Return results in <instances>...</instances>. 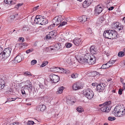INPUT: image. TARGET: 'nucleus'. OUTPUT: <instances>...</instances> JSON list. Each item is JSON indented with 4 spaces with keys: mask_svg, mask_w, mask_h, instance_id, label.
Listing matches in <instances>:
<instances>
[{
    "mask_svg": "<svg viewBox=\"0 0 125 125\" xmlns=\"http://www.w3.org/2000/svg\"><path fill=\"white\" fill-rule=\"evenodd\" d=\"M57 31L56 30L53 31L49 33V34L51 36H52V37L53 38L56 37L57 35Z\"/></svg>",
    "mask_w": 125,
    "mask_h": 125,
    "instance_id": "obj_22",
    "label": "nucleus"
},
{
    "mask_svg": "<svg viewBox=\"0 0 125 125\" xmlns=\"http://www.w3.org/2000/svg\"><path fill=\"white\" fill-rule=\"evenodd\" d=\"M88 58L87 59V62L89 65H92L94 64L96 62V59L95 58H93V57L91 56H88Z\"/></svg>",
    "mask_w": 125,
    "mask_h": 125,
    "instance_id": "obj_10",
    "label": "nucleus"
},
{
    "mask_svg": "<svg viewBox=\"0 0 125 125\" xmlns=\"http://www.w3.org/2000/svg\"><path fill=\"white\" fill-rule=\"evenodd\" d=\"M115 62V60H112V59H111L109 62V64H110L111 66L113 65V64Z\"/></svg>",
    "mask_w": 125,
    "mask_h": 125,
    "instance_id": "obj_41",
    "label": "nucleus"
},
{
    "mask_svg": "<svg viewBox=\"0 0 125 125\" xmlns=\"http://www.w3.org/2000/svg\"><path fill=\"white\" fill-rule=\"evenodd\" d=\"M118 55L119 57H122L125 56V53L123 51H120L118 52Z\"/></svg>",
    "mask_w": 125,
    "mask_h": 125,
    "instance_id": "obj_30",
    "label": "nucleus"
},
{
    "mask_svg": "<svg viewBox=\"0 0 125 125\" xmlns=\"http://www.w3.org/2000/svg\"><path fill=\"white\" fill-rule=\"evenodd\" d=\"M82 22H84L86 21H88L89 19L87 18V17L85 15H83L82 17Z\"/></svg>",
    "mask_w": 125,
    "mask_h": 125,
    "instance_id": "obj_29",
    "label": "nucleus"
},
{
    "mask_svg": "<svg viewBox=\"0 0 125 125\" xmlns=\"http://www.w3.org/2000/svg\"><path fill=\"white\" fill-rule=\"evenodd\" d=\"M83 94L84 96L90 99L92 98L94 95L93 92L89 89L84 90L83 91Z\"/></svg>",
    "mask_w": 125,
    "mask_h": 125,
    "instance_id": "obj_3",
    "label": "nucleus"
},
{
    "mask_svg": "<svg viewBox=\"0 0 125 125\" xmlns=\"http://www.w3.org/2000/svg\"><path fill=\"white\" fill-rule=\"evenodd\" d=\"M64 87L63 86H61L58 88L57 91L56 92L57 94H60L62 93L63 90L64 89Z\"/></svg>",
    "mask_w": 125,
    "mask_h": 125,
    "instance_id": "obj_23",
    "label": "nucleus"
},
{
    "mask_svg": "<svg viewBox=\"0 0 125 125\" xmlns=\"http://www.w3.org/2000/svg\"><path fill=\"white\" fill-rule=\"evenodd\" d=\"M123 26L120 23H119L117 28L119 30H121L123 29Z\"/></svg>",
    "mask_w": 125,
    "mask_h": 125,
    "instance_id": "obj_35",
    "label": "nucleus"
},
{
    "mask_svg": "<svg viewBox=\"0 0 125 125\" xmlns=\"http://www.w3.org/2000/svg\"><path fill=\"white\" fill-rule=\"evenodd\" d=\"M56 46V48H55V50H58L60 49V46L58 44H55Z\"/></svg>",
    "mask_w": 125,
    "mask_h": 125,
    "instance_id": "obj_47",
    "label": "nucleus"
},
{
    "mask_svg": "<svg viewBox=\"0 0 125 125\" xmlns=\"http://www.w3.org/2000/svg\"><path fill=\"white\" fill-rule=\"evenodd\" d=\"M92 85L93 86H96L97 85H97V83H93L92 84Z\"/></svg>",
    "mask_w": 125,
    "mask_h": 125,
    "instance_id": "obj_64",
    "label": "nucleus"
},
{
    "mask_svg": "<svg viewBox=\"0 0 125 125\" xmlns=\"http://www.w3.org/2000/svg\"><path fill=\"white\" fill-rule=\"evenodd\" d=\"M111 66V65L109 64V62H108L105 64H103L101 68L102 69H105L108 68Z\"/></svg>",
    "mask_w": 125,
    "mask_h": 125,
    "instance_id": "obj_21",
    "label": "nucleus"
},
{
    "mask_svg": "<svg viewBox=\"0 0 125 125\" xmlns=\"http://www.w3.org/2000/svg\"><path fill=\"white\" fill-rule=\"evenodd\" d=\"M117 33L115 31L108 30L104 31L103 36L106 38L112 39L117 38Z\"/></svg>",
    "mask_w": 125,
    "mask_h": 125,
    "instance_id": "obj_2",
    "label": "nucleus"
},
{
    "mask_svg": "<svg viewBox=\"0 0 125 125\" xmlns=\"http://www.w3.org/2000/svg\"><path fill=\"white\" fill-rule=\"evenodd\" d=\"M83 87L81 86L80 83L79 82H77L74 84L73 86V89L75 90H77L78 89L83 88Z\"/></svg>",
    "mask_w": 125,
    "mask_h": 125,
    "instance_id": "obj_8",
    "label": "nucleus"
},
{
    "mask_svg": "<svg viewBox=\"0 0 125 125\" xmlns=\"http://www.w3.org/2000/svg\"><path fill=\"white\" fill-rule=\"evenodd\" d=\"M67 23V22L65 21H63L62 23H60V24L58 26V27H62L65 25Z\"/></svg>",
    "mask_w": 125,
    "mask_h": 125,
    "instance_id": "obj_43",
    "label": "nucleus"
},
{
    "mask_svg": "<svg viewBox=\"0 0 125 125\" xmlns=\"http://www.w3.org/2000/svg\"><path fill=\"white\" fill-rule=\"evenodd\" d=\"M60 68L52 67L51 68L50 70L51 71L54 72H60Z\"/></svg>",
    "mask_w": 125,
    "mask_h": 125,
    "instance_id": "obj_24",
    "label": "nucleus"
},
{
    "mask_svg": "<svg viewBox=\"0 0 125 125\" xmlns=\"http://www.w3.org/2000/svg\"><path fill=\"white\" fill-rule=\"evenodd\" d=\"M59 19L57 16L55 17L54 19L52 20V22L53 24L54 25H57L59 24H60Z\"/></svg>",
    "mask_w": 125,
    "mask_h": 125,
    "instance_id": "obj_19",
    "label": "nucleus"
},
{
    "mask_svg": "<svg viewBox=\"0 0 125 125\" xmlns=\"http://www.w3.org/2000/svg\"><path fill=\"white\" fill-rule=\"evenodd\" d=\"M43 19V18L42 19H35L34 22L37 24H41V21Z\"/></svg>",
    "mask_w": 125,
    "mask_h": 125,
    "instance_id": "obj_26",
    "label": "nucleus"
},
{
    "mask_svg": "<svg viewBox=\"0 0 125 125\" xmlns=\"http://www.w3.org/2000/svg\"><path fill=\"white\" fill-rule=\"evenodd\" d=\"M37 61L35 60H32L31 62V65H33L37 63Z\"/></svg>",
    "mask_w": 125,
    "mask_h": 125,
    "instance_id": "obj_49",
    "label": "nucleus"
},
{
    "mask_svg": "<svg viewBox=\"0 0 125 125\" xmlns=\"http://www.w3.org/2000/svg\"><path fill=\"white\" fill-rule=\"evenodd\" d=\"M21 92L23 96H26V94L24 89H22L21 90Z\"/></svg>",
    "mask_w": 125,
    "mask_h": 125,
    "instance_id": "obj_45",
    "label": "nucleus"
},
{
    "mask_svg": "<svg viewBox=\"0 0 125 125\" xmlns=\"http://www.w3.org/2000/svg\"><path fill=\"white\" fill-rule=\"evenodd\" d=\"M72 44L69 43L67 42L65 44V46L67 48H69L72 46Z\"/></svg>",
    "mask_w": 125,
    "mask_h": 125,
    "instance_id": "obj_34",
    "label": "nucleus"
},
{
    "mask_svg": "<svg viewBox=\"0 0 125 125\" xmlns=\"http://www.w3.org/2000/svg\"><path fill=\"white\" fill-rule=\"evenodd\" d=\"M4 1L6 3L9 4H13L15 3L14 1L13 2L12 0H4Z\"/></svg>",
    "mask_w": 125,
    "mask_h": 125,
    "instance_id": "obj_25",
    "label": "nucleus"
},
{
    "mask_svg": "<svg viewBox=\"0 0 125 125\" xmlns=\"http://www.w3.org/2000/svg\"><path fill=\"white\" fill-rule=\"evenodd\" d=\"M61 73L63 72L65 73L68 74L69 73V71L66 69H64L63 68H60Z\"/></svg>",
    "mask_w": 125,
    "mask_h": 125,
    "instance_id": "obj_27",
    "label": "nucleus"
},
{
    "mask_svg": "<svg viewBox=\"0 0 125 125\" xmlns=\"http://www.w3.org/2000/svg\"><path fill=\"white\" fill-rule=\"evenodd\" d=\"M96 46L94 45H92L90 47V51L92 54H96L97 53L96 52Z\"/></svg>",
    "mask_w": 125,
    "mask_h": 125,
    "instance_id": "obj_15",
    "label": "nucleus"
},
{
    "mask_svg": "<svg viewBox=\"0 0 125 125\" xmlns=\"http://www.w3.org/2000/svg\"><path fill=\"white\" fill-rule=\"evenodd\" d=\"M63 61L65 64L68 65L71 63V59L69 56H67L64 59Z\"/></svg>",
    "mask_w": 125,
    "mask_h": 125,
    "instance_id": "obj_17",
    "label": "nucleus"
},
{
    "mask_svg": "<svg viewBox=\"0 0 125 125\" xmlns=\"http://www.w3.org/2000/svg\"><path fill=\"white\" fill-rule=\"evenodd\" d=\"M25 45L23 43H17L15 47H19V48H21L23 46H25Z\"/></svg>",
    "mask_w": 125,
    "mask_h": 125,
    "instance_id": "obj_28",
    "label": "nucleus"
},
{
    "mask_svg": "<svg viewBox=\"0 0 125 125\" xmlns=\"http://www.w3.org/2000/svg\"><path fill=\"white\" fill-rule=\"evenodd\" d=\"M71 76L72 78H76L78 77V74L76 73H74L72 74Z\"/></svg>",
    "mask_w": 125,
    "mask_h": 125,
    "instance_id": "obj_40",
    "label": "nucleus"
},
{
    "mask_svg": "<svg viewBox=\"0 0 125 125\" xmlns=\"http://www.w3.org/2000/svg\"><path fill=\"white\" fill-rule=\"evenodd\" d=\"M70 97L69 96L67 97L66 102L68 104L71 103L72 102V101L70 100Z\"/></svg>",
    "mask_w": 125,
    "mask_h": 125,
    "instance_id": "obj_36",
    "label": "nucleus"
},
{
    "mask_svg": "<svg viewBox=\"0 0 125 125\" xmlns=\"http://www.w3.org/2000/svg\"><path fill=\"white\" fill-rule=\"evenodd\" d=\"M116 118L115 117L112 116H109L108 118V120L110 121H113L115 120Z\"/></svg>",
    "mask_w": 125,
    "mask_h": 125,
    "instance_id": "obj_39",
    "label": "nucleus"
},
{
    "mask_svg": "<svg viewBox=\"0 0 125 125\" xmlns=\"http://www.w3.org/2000/svg\"><path fill=\"white\" fill-rule=\"evenodd\" d=\"M22 5L21 3L18 4L17 5H16L15 7V8L18 9L20 6H21Z\"/></svg>",
    "mask_w": 125,
    "mask_h": 125,
    "instance_id": "obj_55",
    "label": "nucleus"
},
{
    "mask_svg": "<svg viewBox=\"0 0 125 125\" xmlns=\"http://www.w3.org/2000/svg\"><path fill=\"white\" fill-rule=\"evenodd\" d=\"M19 40L20 41H21L22 42H23L24 41V38L22 37H20L19 38Z\"/></svg>",
    "mask_w": 125,
    "mask_h": 125,
    "instance_id": "obj_62",
    "label": "nucleus"
},
{
    "mask_svg": "<svg viewBox=\"0 0 125 125\" xmlns=\"http://www.w3.org/2000/svg\"><path fill=\"white\" fill-rule=\"evenodd\" d=\"M6 62H7V64L8 65H9V64H10L11 63H14V61H9L7 59L5 60Z\"/></svg>",
    "mask_w": 125,
    "mask_h": 125,
    "instance_id": "obj_44",
    "label": "nucleus"
},
{
    "mask_svg": "<svg viewBox=\"0 0 125 125\" xmlns=\"http://www.w3.org/2000/svg\"><path fill=\"white\" fill-rule=\"evenodd\" d=\"M26 83H27L28 84L25 85L24 88L26 89H27L30 92H31L32 90L31 83L29 80H27L26 81Z\"/></svg>",
    "mask_w": 125,
    "mask_h": 125,
    "instance_id": "obj_9",
    "label": "nucleus"
},
{
    "mask_svg": "<svg viewBox=\"0 0 125 125\" xmlns=\"http://www.w3.org/2000/svg\"><path fill=\"white\" fill-rule=\"evenodd\" d=\"M112 113L118 117H122L125 114V109L120 104L117 105L113 111Z\"/></svg>",
    "mask_w": 125,
    "mask_h": 125,
    "instance_id": "obj_1",
    "label": "nucleus"
},
{
    "mask_svg": "<svg viewBox=\"0 0 125 125\" xmlns=\"http://www.w3.org/2000/svg\"><path fill=\"white\" fill-rule=\"evenodd\" d=\"M111 108V106H104L101 108V110L103 112L108 113L110 111Z\"/></svg>",
    "mask_w": 125,
    "mask_h": 125,
    "instance_id": "obj_11",
    "label": "nucleus"
},
{
    "mask_svg": "<svg viewBox=\"0 0 125 125\" xmlns=\"http://www.w3.org/2000/svg\"><path fill=\"white\" fill-rule=\"evenodd\" d=\"M77 110L79 113H81L83 112V108L81 106H79L77 109Z\"/></svg>",
    "mask_w": 125,
    "mask_h": 125,
    "instance_id": "obj_32",
    "label": "nucleus"
},
{
    "mask_svg": "<svg viewBox=\"0 0 125 125\" xmlns=\"http://www.w3.org/2000/svg\"><path fill=\"white\" fill-rule=\"evenodd\" d=\"M93 0H85L83 2V5L84 8L88 7L92 2Z\"/></svg>",
    "mask_w": 125,
    "mask_h": 125,
    "instance_id": "obj_13",
    "label": "nucleus"
},
{
    "mask_svg": "<svg viewBox=\"0 0 125 125\" xmlns=\"http://www.w3.org/2000/svg\"><path fill=\"white\" fill-rule=\"evenodd\" d=\"M11 49L10 48H5L2 53V57L4 59H6L9 56L10 54Z\"/></svg>",
    "mask_w": 125,
    "mask_h": 125,
    "instance_id": "obj_4",
    "label": "nucleus"
},
{
    "mask_svg": "<svg viewBox=\"0 0 125 125\" xmlns=\"http://www.w3.org/2000/svg\"><path fill=\"white\" fill-rule=\"evenodd\" d=\"M22 55H21V54H20L17 56L14 59V61L15 62H14L15 63H16L17 62L18 63L21 62L22 60Z\"/></svg>",
    "mask_w": 125,
    "mask_h": 125,
    "instance_id": "obj_14",
    "label": "nucleus"
},
{
    "mask_svg": "<svg viewBox=\"0 0 125 125\" xmlns=\"http://www.w3.org/2000/svg\"><path fill=\"white\" fill-rule=\"evenodd\" d=\"M111 101H106L104 103V106H110V104H111Z\"/></svg>",
    "mask_w": 125,
    "mask_h": 125,
    "instance_id": "obj_33",
    "label": "nucleus"
},
{
    "mask_svg": "<svg viewBox=\"0 0 125 125\" xmlns=\"http://www.w3.org/2000/svg\"><path fill=\"white\" fill-rule=\"evenodd\" d=\"M33 49L32 48H31L29 49H28L27 50H26V53H27L28 54L32 52V51H33Z\"/></svg>",
    "mask_w": 125,
    "mask_h": 125,
    "instance_id": "obj_50",
    "label": "nucleus"
},
{
    "mask_svg": "<svg viewBox=\"0 0 125 125\" xmlns=\"http://www.w3.org/2000/svg\"><path fill=\"white\" fill-rule=\"evenodd\" d=\"M52 37V36L49 33L48 34L46 35V38L47 39H50Z\"/></svg>",
    "mask_w": 125,
    "mask_h": 125,
    "instance_id": "obj_53",
    "label": "nucleus"
},
{
    "mask_svg": "<svg viewBox=\"0 0 125 125\" xmlns=\"http://www.w3.org/2000/svg\"><path fill=\"white\" fill-rule=\"evenodd\" d=\"M3 48L2 47V46H0V55L1 54V53L2 54L3 52Z\"/></svg>",
    "mask_w": 125,
    "mask_h": 125,
    "instance_id": "obj_59",
    "label": "nucleus"
},
{
    "mask_svg": "<svg viewBox=\"0 0 125 125\" xmlns=\"http://www.w3.org/2000/svg\"><path fill=\"white\" fill-rule=\"evenodd\" d=\"M15 17H14V15H11L10 17V19L11 20V21H12V20H13L14 18H15Z\"/></svg>",
    "mask_w": 125,
    "mask_h": 125,
    "instance_id": "obj_61",
    "label": "nucleus"
},
{
    "mask_svg": "<svg viewBox=\"0 0 125 125\" xmlns=\"http://www.w3.org/2000/svg\"><path fill=\"white\" fill-rule=\"evenodd\" d=\"M38 109L40 110V111L43 112L46 109V107L45 105L43 104H40L38 106Z\"/></svg>",
    "mask_w": 125,
    "mask_h": 125,
    "instance_id": "obj_20",
    "label": "nucleus"
},
{
    "mask_svg": "<svg viewBox=\"0 0 125 125\" xmlns=\"http://www.w3.org/2000/svg\"><path fill=\"white\" fill-rule=\"evenodd\" d=\"M90 74H91V76L92 79H95L94 80L97 79L100 75L99 73L96 71H93L90 73Z\"/></svg>",
    "mask_w": 125,
    "mask_h": 125,
    "instance_id": "obj_12",
    "label": "nucleus"
},
{
    "mask_svg": "<svg viewBox=\"0 0 125 125\" xmlns=\"http://www.w3.org/2000/svg\"><path fill=\"white\" fill-rule=\"evenodd\" d=\"M123 90H123V89H120L119 90L118 93V94L120 95H121L122 94V92L123 91Z\"/></svg>",
    "mask_w": 125,
    "mask_h": 125,
    "instance_id": "obj_54",
    "label": "nucleus"
},
{
    "mask_svg": "<svg viewBox=\"0 0 125 125\" xmlns=\"http://www.w3.org/2000/svg\"><path fill=\"white\" fill-rule=\"evenodd\" d=\"M103 10V6L101 5H98L96 6L94 10L95 14L98 15Z\"/></svg>",
    "mask_w": 125,
    "mask_h": 125,
    "instance_id": "obj_7",
    "label": "nucleus"
},
{
    "mask_svg": "<svg viewBox=\"0 0 125 125\" xmlns=\"http://www.w3.org/2000/svg\"><path fill=\"white\" fill-rule=\"evenodd\" d=\"M88 58V56L87 55L84 56V58H80L78 60V61L80 63L83 64L84 62H87V59Z\"/></svg>",
    "mask_w": 125,
    "mask_h": 125,
    "instance_id": "obj_16",
    "label": "nucleus"
},
{
    "mask_svg": "<svg viewBox=\"0 0 125 125\" xmlns=\"http://www.w3.org/2000/svg\"><path fill=\"white\" fill-rule=\"evenodd\" d=\"M24 73L25 74H26L27 75L29 76V75H32V74H31L29 72H24Z\"/></svg>",
    "mask_w": 125,
    "mask_h": 125,
    "instance_id": "obj_58",
    "label": "nucleus"
},
{
    "mask_svg": "<svg viewBox=\"0 0 125 125\" xmlns=\"http://www.w3.org/2000/svg\"><path fill=\"white\" fill-rule=\"evenodd\" d=\"M18 98V97H16L15 98H11V99L12 100H9V99H10V98H8L7 100L9 102H10L11 101H14L17 98Z\"/></svg>",
    "mask_w": 125,
    "mask_h": 125,
    "instance_id": "obj_42",
    "label": "nucleus"
},
{
    "mask_svg": "<svg viewBox=\"0 0 125 125\" xmlns=\"http://www.w3.org/2000/svg\"><path fill=\"white\" fill-rule=\"evenodd\" d=\"M41 24H40L42 25H45L46 24H47L48 22L47 19H44L43 18V19L41 21Z\"/></svg>",
    "mask_w": 125,
    "mask_h": 125,
    "instance_id": "obj_31",
    "label": "nucleus"
},
{
    "mask_svg": "<svg viewBox=\"0 0 125 125\" xmlns=\"http://www.w3.org/2000/svg\"><path fill=\"white\" fill-rule=\"evenodd\" d=\"M104 20V16H101L100 18H99V21L100 22H101Z\"/></svg>",
    "mask_w": 125,
    "mask_h": 125,
    "instance_id": "obj_57",
    "label": "nucleus"
},
{
    "mask_svg": "<svg viewBox=\"0 0 125 125\" xmlns=\"http://www.w3.org/2000/svg\"><path fill=\"white\" fill-rule=\"evenodd\" d=\"M50 81L52 83H55L58 82L60 80L59 76L54 74H52L50 76Z\"/></svg>",
    "mask_w": 125,
    "mask_h": 125,
    "instance_id": "obj_5",
    "label": "nucleus"
},
{
    "mask_svg": "<svg viewBox=\"0 0 125 125\" xmlns=\"http://www.w3.org/2000/svg\"><path fill=\"white\" fill-rule=\"evenodd\" d=\"M35 124L34 122L32 121L29 120L28 121L27 125H32Z\"/></svg>",
    "mask_w": 125,
    "mask_h": 125,
    "instance_id": "obj_38",
    "label": "nucleus"
},
{
    "mask_svg": "<svg viewBox=\"0 0 125 125\" xmlns=\"http://www.w3.org/2000/svg\"><path fill=\"white\" fill-rule=\"evenodd\" d=\"M48 62L47 61H44L43 62L42 64L41 65V67H43L47 64Z\"/></svg>",
    "mask_w": 125,
    "mask_h": 125,
    "instance_id": "obj_37",
    "label": "nucleus"
},
{
    "mask_svg": "<svg viewBox=\"0 0 125 125\" xmlns=\"http://www.w3.org/2000/svg\"><path fill=\"white\" fill-rule=\"evenodd\" d=\"M119 23L118 22H116L114 24V28L115 29H117L118 25L119 24Z\"/></svg>",
    "mask_w": 125,
    "mask_h": 125,
    "instance_id": "obj_56",
    "label": "nucleus"
},
{
    "mask_svg": "<svg viewBox=\"0 0 125 125\" xmlns=\"http://www.w3.org/2000/svg\"><path fill=\"white\" fill-rule=\"evenodd\" d=\"M55 25L54 24H52L51 25L49 26L48 27V29L49 30L52 29L53 28V27Z\"/></svg>",
    "mask_w": 125,
    "mask_h": 125,
    "instance_id": "obj_48",
    "label": "nucleus"
},
{
    "mask_svg": "<svg viewBox=\"0 0 125 125\" xmlns=\"http://www.w3.org/2000/svg\"><path fill=\"white\" fill-rule=\"evenodd\" d=\"M39 7V6H37L36 7H34L33 9V10L34 11L38 9Z\"/></svg>",
    "mask_w": 125,
    "mask_h": 125,
    "instance_id": "obj_63",
    "label": "nucleus"
},
{
    "mask_svg": "<svg viewBox=\"0 0 125 125\" xmlns=\"http://www.w3.org/2000/svg\"><path fill=\"white\" fill-rule=\"evenodd\" d=\"M74 44L77 46L79 45L81 43V40L80 38H75L73 40Z\"/></svg>",
    "mask_w": 125,
    "mask_h": 125,
    "instance_id": "obj_18",
    "label": "nucleus"
},
{
    "mask_svg": "<svg viewBox=\"0 0 125 125\" xmlns=\"http://www.w3.org/2000/svg\"><path fill=\"white\" fill-rule=\"evenodd\" d=\"M44 17L43 16H42H42H41L40 15H37L35 18V19H42V18H43V17Z\"/></svg>",
    "mask_w": 125,
    "mask_h": 125,
    "instance_id": "obj_51",
    "label": "nucleus"
},
{
    "mask_svg": "<svg viewBox=\"0 0 125 125\" xmlns=\"http://www.w3.org/2000/svg\"><path fill=\"white\" fill-rule=\"evenodd\" d=\"M57 16L59 19V23H60V22L63 20V19L62 18V16L61 15H59Z\"/></svg>",
    "mask_w": 125,
    "mask_h": 125,
    "instance_id": "obj_46",
    "label": "nucleus"
},
{
    "mask_svg": "<svg viewBox=\"0 0 125 125\" xmlns=\"http://www.w3.org/2000/svg\"><path fill=\"white\" fill-rule=\"evenodd\" d=\"M105 85L104 83H100L97 85L96 90L99 92H103L105 89Z\"/></svg>",
    "mask_w": 125,
    "mask_h": 125,
    "instance_id": "obj_6",
    "label": "nucleus"
},
{
    "mask_svg": "<svg viewBox=\"0 0 125 125\" xmlns=\"http://www.w3.org/2000/svg\"><path fill=\"white\" fill-rule=\"evenodd\" d=\"M5 86V85L4 84H3L2 85V84H1V82H0V90L3 88Z\"/></svg>",
    "mask_w": 125,
    "mask_h": 125,
    "instance_id": "obj_52",
    "label": "nucleus"
},
{
    "mask_svg": "<svg viewBox=\"0 0 125 125\" xmlns=\"http://www.w3.org/2000/svg\"><path fill=\"white\" fill-rule=\"evenodd\" d=\"M12 124V125H21L20 123L18 122H14Z\"/></svg>",
    "mask_w": 125,
    "mask_h": 125,
    "instance_id": "obj_60",
    "label": "nucleus"
}]
</instances>
